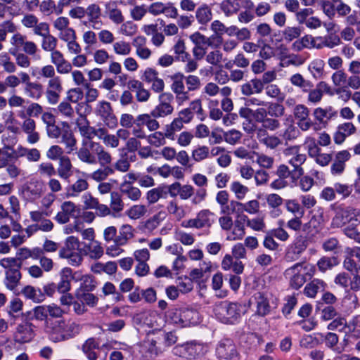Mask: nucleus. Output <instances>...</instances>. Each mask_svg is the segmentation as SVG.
I'll return each instance as SVG.
<instances>
[{
  "label": "nucleus",
  "mask_w": 360,
  "mask_h": 360,
  "mask_svg": "<svg viewBox=\"0 0 360 360\" xmlns=\"http://www.w3.org/2000/svg\"><path fill=\"white\" fill-rule=\"evenodd\" d=\"M76 153L77 158L83 163L91 165L98 162L100 164L99 168L88 175L91 180L98 183L114 174V169L110 166L112 157L99 142L84 141Z\"/></svg>",
  "instance_id": "f257e3e1"
},
{
  "label": "nucleus",
  "mask_w": 360,
  "mask_h": 360,
  "mask_svg": "<svg viewBox=\"0 0 360 360\" xmlns=\"http://www.w3.org/2000/svg\"><path fill=\"white\" fill-rule=\"evenodd\" d=\"M82 326L79 323L63 319L49 323L44 331L48 339L53 342H63L72 340L79 335Z\"/></svg>",
  "instance_id": "f03ea898"
},
{
  "label": "nucleus",
  "mask_w": 360,
  "mask_h": 360,
  "mask_svg": "<svg viewBox=\"0 0 360 360\" xmlns=\"http://www.w3.org/2000/svg\"><path fill=\"white\" fill-rule=\"evenodd\" d=\"M245 312V306L237 302H221L214 308L217 318L228 324L238 322Z\"/></svg>",
  "instance_id": "7ed1b4c3"
},
{
  "label": "nucleus",
  "mask_w": 360,
  "mask_h": 360,
  "mask_svg": "<svg viewBox=\"0 0 360 360\" xmlns=\"http://www.w3.org/2000/svg\"><path fill=\"white\" fill-rule=\"evenodd\" d=\"M32 319L44 321V331L48 328L49 323L53 321V319H61L66 314L65 310L54 303L37 306L32 309Z\"/></svg>",
  "instance_id": "20e7f679"
},
{
  "label": "nucleus",
  "mask_w": 360,
  "mask_h": 360,
  "mask_svg": "<svg viewBox=\"0 0 360 360\" xmlns=\"http://www.w3.org/2000/svg\"><path fill=\"white\" fill-rule=\"evenodd\" d=\"M0 266L7 269L5 278L6 288L11 290H15L21 279V262L16 258L7 257L0 260Z\"/></svg>",
  "instance_id": "39448f33"
},
{
  "label": "nucleus",
  "mask_w": 360,
  "mask_h": 360,
  "mask_svg": "<svg viewBox=\"0 0 360 360\" xmlns=\"http://www.w3.org/2000/svg\"><path fill=\"white\" fill-rule=\"evenodd\" d=\"M79 246L78 238L71 236H68L64 245L58 252V256L61 259H66L68 263L72 266H79L82 262V256L77 252Z\"/></svg>",
  "instance_id": "423d86ee"
},
{
  "label": "nucleus",
  "mask_w": 360,
  "mask_h": 360,
  "mask_svg": "<svg viewBox=\"0 0 360 360\" xmlns=\"http://www.w3.org/2000/svg\"><path fill=\"white\" fill-rule=\"evenodd\" d=\"M10 44L12 47L9 49V53L12 55H15L22 50L27 55L34 56L38 51L37 46L34 41L27 40V37L18 32L12 35Z\"/></svg>",
  "instance_id": "0eeeda50"
},
{
  "label": "nucleus",
  "mask_w": 360,
  "mask_h": 360,
  "mask_svg": "<svg viewBox=\"0 0 360 360\" xmlns=\"http://www.w3.org/2000/svg\"><path fill=\"white\" fill-rule=\"evenodd\" d=\"M283 153L287 158L288 163L294 168L292 171V175L297 177L302 176L304 170L302 165L305 162L307 155L300 152V146H293L287 148Z\"/></svg>",
  "instance_id": "6e6552de"
},
{
  "label": "nucleus",
  "mask_w": 360,
  "mask_h": 360,
  "mask_svg": "<svg viewBox=\"0 0 360 360\" xmlns=\"http://www.w3.org/2000/svg\"><path fill=\"white\" fill-rule=\"evenodd\" d=\"M214 221V214L210 210L205 209L198 212L195 218L182 221L181 226L197 229L210 228Z\"/></svg>",
  "instance_id": "1a4fd4ad"
},
{
  "label": "nucleus",
  "mask_w": 360,
  "mask_h": 360,
  "mask_svg": "<svg viewBox=\"0 0 360 360\" xmlns=\"http://www.w3.org/2000/svg\"><path fill=\"white\" fill-rule=\"evenodd\" d=\"M94 113L110 129L117 125V119L114 114L111 104L106 101H98L95 107Z\"/></svg>",
  "instance_id": "9d476101"
},
{
  "label": "nucleus",
  "mask_w": 360,
  "mask_h": 360,
  "mask_svg": "<svg viewBox=\"0 0 360 360\" xmlns=\"http://www.w3.org/2000/svg\"><path fill=\"white\" fill-rule=\"evenodd\" d=\"M46 188L43 181L32 179L22 185L21 193L27 200L34 202L41 198Z\"/></svg>",
  "instance_id": "9b49d317"
},
{
  "label": "nucleus",
  "mask_w": 360,
  "mask_h": 360,
  "mask_svg": "<svg viewBox=\"0 0 360 360\" xmlns=\"http://www.w3.org/2000/svg\"><path fill=\"white\" fill-rule=\"evenodd\" d=\"M173 96L169 93H162L159 96L160 103L151 111L153 117H165L172 114L174 108L171 105Z\"/></svg>",
  "instance_id": "f8f14e48"
},
{
  "label": "nucleus",
  "mask_w": 360,
  "mask_h": 360,
  "mask_svg": "<svg viewBox=\"0 0 360 360\" xmlns=\"http://www.w3.org/2000/svg\"><path fill=\"white\" fill-rule=\"evenodd\" d=\"M216 352L221 360H235L238 356L236 346L230 339L222 340L219 343Z\"/></svg>",
  "instance_id": "ddd939ff"
},
{
  "label": "nucleus",
  "mask_w": 360,
  "mask_h": 360,
  "mask_svg": "<svg viewBox=\"0 0 360 360\" xmlns=\"http://www.w3.org/2000/svg\"><path fill=\"white\" fill-rule=\"evenodd\" d=\"M79 213V208L72 201H65L60 205V211L55 216V220L60 224H66L71 217Z\"/></svg>",
  "instance_id": "4468645a"
},
{
  "label": "nucleus",
  "mask_w": 360,
  "mask_h": 360,
  "mask_svg": "<svg viewBox=\"0 0 360 360\" xmlns=\"http://www.w3.org/2000/svg\"><path fill=\"white\" fill-rule=\"evenodd\" d=\"M303 264L297 263L285 271V276L290 278V286L295 289L302 287L306 281L304 276L301 274Z\"/></svg>",
  "instance_id": "2eb2a0df"
},
{
  "label": "nucleus",
  "mask_w": 360,
  "mask_h": 360,
  "mask_svg": "<svg viewBox=\"0 0 360 360\" xmlns=\"http://www.w3.org/2000/svg\"><path fill=\"white\" fill-rule=\"evenodd\" d=\"M201 349L200 345L193 342H187L182 345H177L172 349V353L178 356L193 359L195 358Z\"/></svg>",
  "instance_id": "dca6fc26"
},
{
  "label": "nucleus",
  "mask_w": 360,
  "mask_h": 360,
  "mask_svg": "<svg viewBox=\"0 0 360 360\" xmlns=\"http://www.w3.org/2000/svg\"><path fill=\"white\" fill-rule=\"evenodd\" d=\"M62 125L64 128L63 129L62 134L59 137L60 138V142L65 146L67 153L70 154L77 150V141L72 131L70 129L68 123L63 122H62Z\"/></svg>",
  "instance_id": "f3484780"
},
{
  "label": "nucleus",
  "mask_w": 360,
  "mask_h": 360,
  "mask_svg": "<svg viewBox=\"0 0 360 360\" xmlns=\"http://www.w3.org/2000/svg\"><path fill=\"white\" fill-rule=\"evenodd\" d=\"M33 325L26 322L19 324L16 328L15 340L20 343L28 342L34 338Z\"/></svg>",
  "instance_id": "a211bd4d"
},
{
  "label": "nucleus",
  "mask_w": 360,
  "mask_h": 360,
  "mask_svg": "<svg viewBox=\"0 0 360 360\" xmlns=\"http://www.w3.org/2000/svg\"><path fill=\"white\" fill-rule=\"evenodd\" d=\"M356 127L352 122H345L338 126L337 131L333 135L335 143H342L347 137L356 133Z\"/></svg>",
  "instance_id": "6ab92c4d"
},
{
  "label": "nucleus",
  "mask_w": 360,
  "mask_h": 360,
  "mask_svg": "<svg viewBox=\"0 0 360 360\" xmlns=\"http://www.w3.org/2000/svg\"><path fill=\"white\" fill-rule=\"evenodd\" d=\"M308 246L307 237L300 235L296 237L293 244L288 251V257L292 259H298L299 256L306 250Z\"/></svg>",
  "instance_id": "aec40b11"
},
{
  "label": "nucleus",
  "mask_w": 360,
  "mask_h": 360,
  "mask_svg": "<svg viewBox=\"0 0 360 360\" xmlns=\"http://www.w3.org/2000/svg\"><path fill=\"white\" fill-rule=\"evenodd\" d=\"M350 153L347 150H342L335 155L333 163L331 165V173L334 175L341 174L345 168V162L349 160Z\"/></svg>",
  "instance_id": "412c9836"
},
{
  "label": "nucleus",
  "mask_w": 360,
  "mask_h": 360,
  "mask_svg": "<svg viewBox=\"0 0 360 360\" xmlns=\"http://www.w3.org/2000/svg\"><path fill=\"white\" fill-rule=\"evenodd\" d=\"M316 335L319 336L321 342L323 341L327 347L333 349L336 353L341 354L344 351V347L338 346L339 338L336 333L328 332L323 335L318 333Z\"/></svg>",
  "instance_id": "4be33fe9"
},
{
  "label": "nucleus",
  "mask_w": 360,
  "mask_h": 360,
  "mask_svg": "<svg viewBox=\"0 0 360 360\" xmlns=\"http://www.w3.org/2000/svg\"><path fill=\"white\" fill-rule=\"evenodd\" d=\"M89 187V184L86 179L78 178L71 185L66 188V196L68 198L78 197L81 193L86 191Z\"/></svg>",
  "instance_id": "5701e85b"
},
{
  "label": "nucleus",
  "mask_w": 360,
  "mask_h": 360,
  "mask_svg": "<svg viewBox=\"0 0 360 360\" xmlns=\"http://www.w3.org/2000/svg\"><path fill=\"white\" fill-rule=\"evenodd\" d=\"M324 220L321 214H314L310 220L304 224L302 230L307 233H319L323 228Z\"/></svg>",
  "instance_id": "b1692460"
},
{
  "label": "nucleus",
  "mask_w": 360,
  "mask_h": 360,
  "mask_svg": "<svg viewBox=\"0 0 360 360\" xmlns=\"http://www.w3.org/2000/svg\"><path fill=\"white\" fill-rule=\"evenodd\" d=\"M156 118L153 117L151 113L141 114L135 118V124L141 127L146 126L149 131H154L160 127V124Z\"/></svg>",
  "instance_id": "393cba45"
},
{
  "label": "nucleus",
  "mask_w": 360,
  "mask_h": 360,
  "mask_svg": "<svg viewBox=\"0 0 360 360\" xmlns=\"http://www.w3.org/2000/svg\"><path fill=\"white\" fill-rule=\"evenodd\" d=\"M84 254L89 258L96 260L102 257L104 249L99 241L94 240L84 245Z\"/></svg>",
  "instance_id": "a878e982"
},
{
  "label": "nucleus",
  "mask_w": 360,
  "mask_h": 360,
  "mask_svg": "<svg viewBox=\"0 0 360 360\" xmlns=\"http://www.w3.org/2000/svg\"><path fill=\"white\" fill-rule=\"evenodd\" d=\"M60 280L56 285L57 290L60 293L68 292L71 288L72 269L69 267L63 268L60 273Z\"/></svg>",
  "instance_id": "bb28decb"
},
{
  "label": "nucleus",
  "mask_w": 360,
  "mask_h": 360,
  "mask_svg": "<svg viewBox=\"0 0 360 360\" xmlns=\"http://www.w3.org/2000/svg\"><path fill=\"white\" fill-rule=\"evenodd\" d=\"M99 349V343L94 338L87 339L82 346V349L89 360H97L98 354L96 351Z\"/></svg>",
  "instance_id": "cd10ccee"
},
{
  "label": "nucleus",
  "mask_w": 360,
  "mask_h": 360,
  "mask_svg": "<svg viewBox=\"0 0 360 360\" xmlns=\"http://www.w3.org/2000/svg\"><path fill=\"white\" fill-rule=\"evenodd\" d=\"M158 340L155 338H148L145 343L144 349H146V360H152L160 354L162 353V345H158Z\"/></svg>",
  "instance_id": "c85d7f7f"
},
{
  "label": "nucleus",
  "mask_w": 360,
  "mask_h": 360,
  "mask_svg": "<svg viewBox=\"0 0 360 360\" xmlns=\"http://www.w3.org/2000/svg\"><path fill=\"white\" fill-rule=\"evenodd\" d=\"M72 164L70 158L67 155L61 158L58 160V167L56 170L58 175L63 179H68L72 173Z\"/></svg>",
  "instance_id": "c756f323"
},
{
  "label": "nucleus",
  "mask_w": 360,
  "mask_h": 360,
  "mask_svg": "<svg viewBox=\"0 0 360 360\" xmlns=\"http://www.w3.org/2000/svg\"><path fill=\"white\" fill-rule=\"evenodd\" d=\"M21 293L26 299L35 303L42 302L45 299L44 293L39 288L29 285L22 289Z\"/></svg>",
  "instance_id": "7c9ffc66"
},
{
  "label": "nucleus",
  "mask_w": 360,
  "mask_h": 360,
  "mask_svg": "<svg viewBox=\"0 0 360 360\" xmlns=\"http://www.w3.org/2000/svg\"><path fill=\"white\" fill-rule=\"evenodd\" d=\"M326 287V283L323 281L315 278L307 284L304 293L306 296L314 298L319 292L323 291Z\"/></svg>",
  "instance_id": "2f4dec72"
},
{
  "label": "nucleus",
  "mask_w": 360,
  "mask_h": 360,
  "mask_svg": "<svg viewBox=\"0 0 360 360\" xmlns=\"http://www.w3.org/2000/svg\"><path fill=\"white\" fill-rule=\"evenodd\" d=\"M255 298L257 303V314L264 316L269 314L271 307L267 297L262 292H257L255 294Z\"/></svg>",
  "instance_id": "473e14b6"
},
{
  "label": "nucleus",
  "mask_w": 360,
  "mask_h": 360,
  "mask_svg": "<svg viewBox=\"0 0 360 360\" xmlns=\"http://www.w3.org/2000/svg\"><path fill=\"white\" fill-rule=\"evenodd\" d=\"M330 87L326 82H319L317 84L315 89H310V90L308 91V101L313 103H317L320 102L322 99L323 92L328 91Z\"/></svg>",
  "instance_id": "72a5a7b5"
},
{
  "label": "nucleus",
  "mask_w": 360,
  "mask_h": 360,
  "mask_svg": "<svg viewBox=\"0 0 360 360\" xmlns=\"http://www.w3.org/2000/svg\"><path fill=\"white\" fill-rule=\"evenodd\" d=\"M181 319L183 327L196 325L200 322V314L198 311L193 309H181Z\"/></svg>",
  "instance_id": "f704fd0d"
},
{
  "label": "nucleus",
  "mask_w": 360,
  "mask_h": 360,
  "mask_svg": "<svg viewBox=\"0 0 360 360\" xmlns=\"http://www.w3.org/2000/svg\"><path fill=\"white\" fill-rule=\"evenodd\" d=\"M86 10V15H87L89 22L92 23V27L95 30H98L99 21L98 20L101 16V8L97 4H89Z\"/></svg>",
  "instance_id": "c9c22d12"
},
{
  "label": "nucleus",
  "mask_w": 360,
  "mask_h": 360,
  "mask_svg": "<svg viewBox=\"0 0 360 360\" xmlns=\"http://www.w3.org/2000/svg\"><path fill=\"white\" fill-rule=\"evenodd\" d=\"M195 18L199 24L206 25L212 18L211 8L206 4L200 6L196 10Z\"/></svg>",
  "instance_id": "e433bc0d"
},
{
  "label": "nucleus",
  "mask_w": 360,
  "mask_h": 360,
  "mask_svg": "<svg viewBox=\"0 0 360 360\" xmlns=\"http://www.w3.org/2000/svg\"><path fill=\"white\" fill-rule=\"evenodd\" d=\"M146 42V38L143 37H136L133 43L136 47V54L141 59L147 60L151 56V51L146 46H143Z\"/></svg>",
  "instance_id": "4c0bfd02"
},
{
  "label": "nucleus",
  "mask_w": 360,
  "mask_h": 360,
  "mask_svg": "<svg viewBox=\"0 0 360 360\" xmlns=\"http://www.w3.org/2000/svg\"><path fill=\"white\" fill-rule=\"evenodd\" d=\"M120 193L123 195H125L132 201L139 200L141 196V192L139 188L127 183H122L120 184Z\"/></svg>",
  "instance_id": "58836bf2"
},
{
  "label": "nucleus",
  "mask_w": 360,
  "mask_h": 360,
  "mask_svg": "<svg viewBox=\"0 0 360 360\" xmlns=\"http://www.w3.org/2000/svg\"><path fill=\"white\" fill-rule=\"evenodd\" d=\"M184 127V124L181 123V120H178L176 117L168 124H166L164 127V131L166 134V136L168 139L174 141L176 137V133L180 131Z\"/></svg>",
  "instance_id": "ea45409f"
},
{
  "label": "nucleus",
  "mask_w": 360,
  "mask_h": 360,
  "mask_svg": "<svg viewBox=\"0 0 360 360\" xmlns=\"http://www.w3.org/2000/svg\"><path fill=\"white\" fill-rule=\"evenodd\" d=\"M167 210L177 220H181L186 216V212L182 205H179L176 200H171L167 206Z\"/></svg>",
  "instance_id": "a19ab883"
},
{
  "label": "nucleus",
  "mask_w": 360,
  "mask_h": 360,
  "mask_svg": "<svg viewBox=\"0 0 360 360\" xmlns=\"http://www.w3.org/2000/svg\"><path fill=\"white\" fill-rule=\"evenodd\" d=\"M290 81L292 85L300 88L304 92L309 91L313 86L312 83L310 81L306 80L300 73L292 75L290 78Z\"/></svg>",
  "instance_id": "79ce46f5"
},
{
  "label": "nucleus",
  "mask_w": 360,
  "mask_h": 360,
  "mask_svg": "<svg viewBox=\"0 0 360 360\" xmlns=\"http://www.w3.org/2000/svg\"><path fill=\"white\" fill-rule=\"evenodd\" d=\"M230 190L235 195L236 198L238 200H243L250 191L248 187L242 184L238 181H234L231 182L230 185Z\"/></svg>",
  "instance_id": "37998d69"
},
{
  "label": "nucleus",
  "mask_w": 360,
  "mask_h": 360,
  "mask_svg": "<svg viewBox=\"0 0 360 360\" xmlns=\"http://www.w3.org/2000/svg\"><path fill=\"white\" fill-rule=\"evenodd\" d=\"M241 220L246 221L247 226L256 231H262L266 227L264 217L249 219L247 216L243 215L241 217Z\"/></svg>",
  "instance_id": "c03bdc74"
},
{
  "label": "nucleus",
  "mask_w": 360,
  "mask_h": 360,
  "mask_svg": "<svg viewBox=\"0 0 360 360\" xmlns=\"http://www.w3.org/2000/svg\"><path fill=\"white\" fill-rule=\"evenodd\" d=\"M112 51L116 55L126 56L131 52V46L129 42L124 40L114 41L112 44Z\"/></svg>",
  "instance_id": "a18cd8bd"
},
{
  "label": "nucleus",
  "mask_w": 360,
  "mask_h": 360,
  "mask_svg": "<svg viewBox=\"0 0 360 360\" xmlns=\"http://www.w3.org/2000/svg\"><path fill=\"white\" fill-rule=\"evenodd\" d=\"M167 139L165 131H155L147 135L146 140L150 145L155 147H160L165 145Z\"/></svg>",
  "instance_id": "49530a36"
},
{
  "label": "nucleus",
  "mask_w": 360,
  "mask_h": 360,
  "mask_svg": "<svg viewBox=\"0 0 360 360\" xmlns=\"http://www.w3.org/2000/svg\"><path fill=\"white\" fill-rule=\"evenodd\" d=\"M192 159L197 162L210 158V148L207 146H198L191 152Z\"/></svg>",
  "instance_id": "de8ad7c7"
},
{
  "label": "nucleus",
  "mask_w": 360,
  "mask_h": 360,
  "mask_svg": "<svg viewBox=\"0 0 360 360\" xmlns=\"http://www.w3.org/2000/svg\"><path fill=\"white\" fill-rule=\"evenodd\" d=\"M133 236L132 226L129 224H124L120 229V235L115 239V242L120 245H125Z\"/></svg>",
  "instance_id": "09e8293b"
},
{
  "label": "nucleus",
  "mask_w": 360,
  "mask_h": 360,
  "mask_svg": "<svg viewBox=\"0 0 360 360\" xmlns=\"http://www.w3.org/2000/svg\"><path fill=\"white\" fill-rule=\"evenodd\" d=\"M189 39L192 41V43L195 45L192 49L193 56L195 60H201L204 57L205 58L206 55V48L203 47L202 44L197 43V41H199L195 34H192L189 36Z\"/></svg>",
  "instance_id": "8fccbe9b"
},
{
  "label": "nucleus",
  "mask_w": 360,
  "mask_h": 360,
  "mask_svg": "<svg viewBox=\"0 0 360 360\" xmlns=\"http://www.w3.org/2000/svg\"><path fill=\"white\" fill-rule=\"evenodd\" d=\"M167 191L164 187L158 186L149 190L146 193V199L150 204L155 203L159 199L165 197Z\"/></svg>",
  "instance_id": "3c124183"
},
{
  "label": "nucleus",
  "mask_w": 360,
  "mask_h": 360,
  "mask_svg": "<svg viewBox=\"0 0 360 360\" xmlns=\"http://www.w3.org/2000/svg\"><path fill=\"white\" fill-rule=\"evenodd\" d=\"M0 65L8 73H13L16 71V65L12 61L9 54L6 52L0 53Z\"/></svg>",
  "instance_id": "603ef678"
},
{
  "label": "nucleus",
  "mask_w": 360,
  "mask_h": 360,
  "mask_svg": "<svg viewBox=\"0 0 360 360\" xmlns=\"http://www.w3.org/2000/svg\"><path fill=\"white\" fill-rule=\"evenodd\" d=\"M37 172L42 177L51 178L56 174V169L51 162H43L38 165Z\"/></svg>",
  "instance_id": "864d4df0"
},
{
  "label": "nucleus",
  "mask_w": 360,
  "mask_h": 360,
  "mask_svg": "<svg viewBox=\"0 0 360 360\" xmlns=\"http://www.w3.org/2000/svg\"><path fill=\"white\" fill-rule=\"evenodd\" d=\"M43 86L40 83L32 82L25 87V92L28 97L33 99H39L42 96Z\"/></svg>",
  "instance_id": "5fc2aeb1"
},
{
  "label": "nucleus",
  "mask_w": 360,
  "mask_h": 360,
  "mask_svg": "<svg viewBox=\"0 0 360 360\" xmlns=\"http://www.w3.org/2000/svg\"><path fill=\"white\" fill-rule=\"evenodd\" d=\"M173 50L177 59L185 62L190 57V54L186 51V45L183 39H179L174 45Z\"/></svg>",
  "instance_id": "6e6d98bb"
},
{
  "label": "nucleus",
  "mask_w": 360,
  "mask_h": 360,
  "mask_svg": "<svg viewBox=\"0 0 360 360\" xmlns=\"http://www.w3.org/2000/svg\"><path fill=\"white\" fill-rule=\"evenodd\" d=\"M76 297L78 300L83 302L84 304H86L89 307H94L97 304L98 299L92 293L89 292H80L77 290L76 292Z\"/></svg>",
  "instance_id": "4d7b16f0"
},
{
  "label": "nucleus",
  "mask_w": 360,
  "mask_h": 360,
  "mask_svg": "<svg viewBox=\"0 0 360 360\" xmlns=\"http://www.w3.org/2000/svg\"><path fill=\"white\" fill-rule=\"evenodd\" d=\"M312 41L313 37L311 35H304L302 38L294 41L291 48L295 51H300L304 49H311Z\"/></svg>",
  "instance_id": "13d9d810"
},
{
  "label": "nucleus",
  "mask_w": 360,
  "mask_h": 360,
  "mask_svg": "<svg viewBox=\"0 0 360 360\" xmlns=\"http://www.w3.org/2000/svg\"><path fill=\"white\" fill-rule=\"evenodd\" d=\"M338 264V259L335 257H323L317 262V266L320 271L324 273L331 269Z\"/></svg>",
  "instance_id": "bf43d9fd"
},
{
  "label": "nucleus",
  "mask_w": 360,
  "mask_h": 360,
  "mask_svg": "<svg viewBox=\"0 0 360 360\" xmlns=\"http://www.w3.org/2000/svg\"><path fill=\"white\" fill-rule=\"evenodd\" d=\"M266 107H268L269 116L275 118L281 117L285 115V108L282 104L276 102H266Z\"/></svg>",
  "instance_id": "052dcab7"
},
{
  "label": "nucleus",
  "mask_w": 360,
  "mask_h": 360,
  "mask_svg": "<svg viewBox=\"0 0 360 360\" xmlns=\"http://www.w3.org/2000/svg\"><path fill=\"white\" fill-rule=\"evenodd\" d=\"M147 212V208L144 205H134L126 211V214L131 219H138L143 217Z\"/></svg>",
  "instance_id": "680f3d73"
},
{
  "label": "nucleus",
  "mask_w": 360,
  "mask_h": 360,
  "mask_svg": "<svg viewBox=\"0 0 360 360\" xmlns=\"http://www.w3.org/2000/svg\"><path fill=\"white\" fill-rule=\"evenodd\" d=\"M321 343L320 338L316 335V333L314 335H304L300 341V346L304 348H313Z\"/></svg>",
  "instance_id": "e2e57ef3"
},
{
  "label": "nucleus",
  "mask_w": 360,
  "mask_h": 360,
  "mask_svg": "<svg viewBox=\"0 0 360 360\" xmlns=\"http://www.w3.org/2000/svg\"><path fill=\"white\" fill-rule=\"evenodd\" d=\"M110 208L114 212H120L124 209V202L118 192L110 193Z\"/></svg>",
  "instance_id": "0e129e2a"
},
{
  "label": "nucleus",
  "mask_w": 360,
  "mask_h": 360,
  "mask_svg": "<svg viewBox=\"0 0 360 360\" xmlns=\"http://www.w3.org/2000/svg\"><path fill=\"white\" fill-rule=\"evenodd\" d=\"M172 84L171 89L174 94L180 93L186 91L184 84V75L182 73H176L171 77Z\"/></svg>",
  "instance_id": "69168bd1"
},
{
  "label": "nucleus",
  "mask_w": 360,
  "mask_h": 360,
  "mask_svg": "<svg viewBox=\"0 0 360 360\" xmlns=\"http://www.w3.org/2000/svg\"><path fill=\"white\" fill-rule=\"evenodd\" d=\"M58 39L53 35L49 34L42 37L41 47L45 52H51L56 49Z\"/></svg>",
  "instance_id": "338daca9"
},
{
  "label": "nucleus",
  "mask_w": 360,
  "mask_h": 360,
  "mask_svg": "<svg viewBox=\"0 0 360 360\" xmlns=\"http://www.w3.org/2000/svg\"><path fill=\"white\" fill-rule=\"evenodd\" d=\"M223 53L217 49L206 53L205 60L212 66H220L222 62Z\"/></svg>",
  "instance_id": "774afa93"
}]
</instances>
